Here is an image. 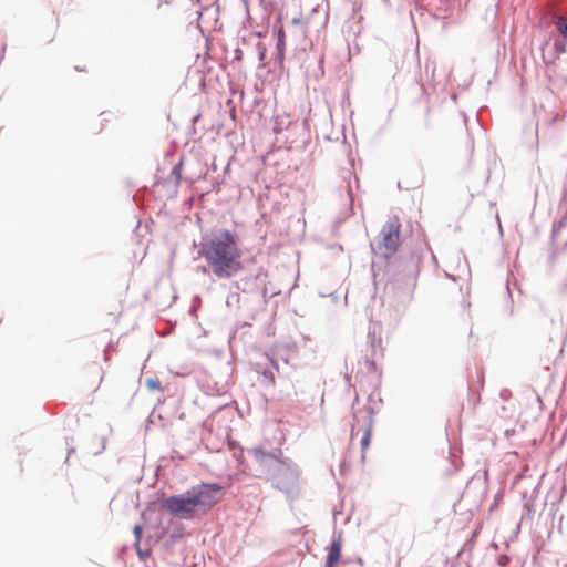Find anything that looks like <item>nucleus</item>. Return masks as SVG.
I'll return each mask as SVG.
<instances>
[{"mask_svg": "<svg viewBox=\"0 0 567 567\" xmlns=\"http://www.w3.org/2000/svg\"><path fill=\"white\" fill-rule=\"evenodd\" d=\"M146 385L151 391H163L161 382L157 379H147Z\"/></svg>", "mask_w": 567, "mask_h": 567, "instance_id": "obj_10", "label": "nucleus"}, {"mask_svg": "<svg viewBox=\"0 0 567 567\" xmlns=\"http://www.w3.org/2000/svg\"><path fill=\"white\" fill-rule=\"evenodd\" d=\"M555 49L557 52H566V45L561 41L555 42Z\"/></svg>", "mask_w": 567, "mask_h": 567, "instance_id": "obj_13", "label": "nucleus"}, {"mask_svg": "<svg viewBox=\"0 0 567 567\" xmlns=\"http://www.w3.org/2000/svg\"><path fill=\"white\" fill-rule=\"evenodd\" d=\"M199 254L219 279L230 278L243 269L237 236L228 229L218 230L206 238Z\"/></svg>", "mask_w": 567, "mask_h": 567, "instance_id": "obj_2", "label": "nucleus"}, {"mask_svg": "<svg viewBox=\"0 0 567 567\" xmlns=\"http://www.w3.org/2000/svg\"><path fill=\"white\" fill-rule=\"evenodd\" d=\"M292 23H293V24H299V23H301V19H299V18H295V19L292 20Z\"/></svg>", "mask_w": 567, "mask_h": 567, "instance_id": "obj_14", "label": "nucleus"}, {"mask_svg": "<svg viewBox=\"0 0 567 567\" xmlns=\"http://www.w3.org/2000/svg\"><path fill=\"white\" fill-rule=\"evenodd\" d=\"M401 243V223L399 217H391L381 228L377 238L375 250L384 258L392 257Z\"/></svg>", "mask_w": 567, "mask_h": 567, "instance_id": "obj_4", "label": "nucleus"}, {"mask_svg": "<svg viewBox=\"0 0 567 567\" xmlns=\"http://www.w3.org/2000/svg\"><path fill=\"white\" fill-rule=\"evenodd\" d=\"M103 378H104V373H103V370L100 368L96 371L95 390H97L100 388V385L102 384Z\"/></svg>", "mask_w": 567, "mask_h": 567, "instance_id": "obj_11", "label": "nucleus"}, {"mask_svg": "<svg viewBox=\"0 0 567 567\" xmlns=\"http://www.w3.org/2000/svg\"><path fill=\"white\" fill-rule=\"evenodd\" d=\"M556 27L564 39H567V17H559Z\"/></svg>", "mask_w": 567, "mask_h": 567, "instance_id": "obj_9", "label": "nucleus"}, {"mask_svg": "<svg viewBox=\"0 0 567 567\" xmlns=\"http://www.w3.org/2000/svg\"><path fill=\"white\" fill-rule=\"evenodd\" d=\"M221 497L223 488L218 484H199L185 494L167 497L163 506L172 515L188 520L206 514Z\"/></svg>", "mask_w": 567, "mask_h": 567, "instance_id": "obj_3", "label": "nucleus"}, {"mask_svg": "<svg viewBox=\"0 0 567 567\" xmlns=\"http://www.w3.org/2000/svg\"><path fill=\"white\" fill-rule=\"evenodd\" d=\"M342 542L341 537H337L332 540L328 548V555L326 560V567H337L341 557Z\"/></svg>", "mask_w": 567, "mask_h": 567, "instance_id": "obj_6", "label": "nucleus"}, {"mask_svg": "<svg viewBox=\"0 0 567 567\" xmlns=\"http://www.w3.org/2000/svg\"><path fill=\"white\" fill-rule=\"evenodd\" d=\"M133 532L136 537V543H138L141 540V536H142V526H140V525L134 526Z\"/></svg>", "mask_w": 567, "mask_h": 567, "instance_id": "obj_12", "label": "nucleus"}, {"mask_svg": "<svg viewBox=\"0 0 567 567\" xmlns=\"http://www.w3.org/2000/svg\"><path fill=\"white\" fill-rule=\"evenodd\" d=\"M373 427V411L370 406H363L354 412V420L351 429V437L362 433L361 449L365 452L370 446Z\"/></svg>", "mask_w": 567, "mask_h": 567, "instance_id": "obj_5", "label": "nucleus"}, {"mask_svg": "<svg viewBox=\"0 0 567 567\" xmlns=\"http://www.w3.org/2000/svg\"><path fill=\"white\" fill-rule=\"evenodd\" d=\"M256 466V477L267 480L272 487L292 497L298 493L300 472L280 449L266 451L262 446L248 450Z\"/></svg>", "mask_w": 567, "mask_h": 567, "instance_id": "obj_1", "label": "nucleus"}, {"mask_svg": "<svg viewBox=\"0 0 567 567\" xmlns=\"http://www.w3.org/2000/svg\"><path fill=\"white\" fill-rule=\"evenodd\" d=\"M276 33H277V45H276L277 59H278L279 63H282L285 60V51H286V34H285L284 25L280 21L276 28Z\"/></svg>", "mask_w": 567, "mask_h": 567, "instance_id": "obj_7", "label": "nucleus"}, {"mask_svg": "<svg viewBox=\"0 0 567 567\" xmlns=\"http://www.w3.org/2000/svg\"><path fill=\"white\" fill-rule=\"evenodd\" d=\"M192 4L196 8L194 13L190 14V22L192 21H196L197 22V27L200 28L202 27V18H203V11L200 10L199 8V0H190Z\"/></svg>", "mask_w": 567, "mask_h": 567, "instance_id": "obj_8", "label": "nucleus"}]
</instances>
